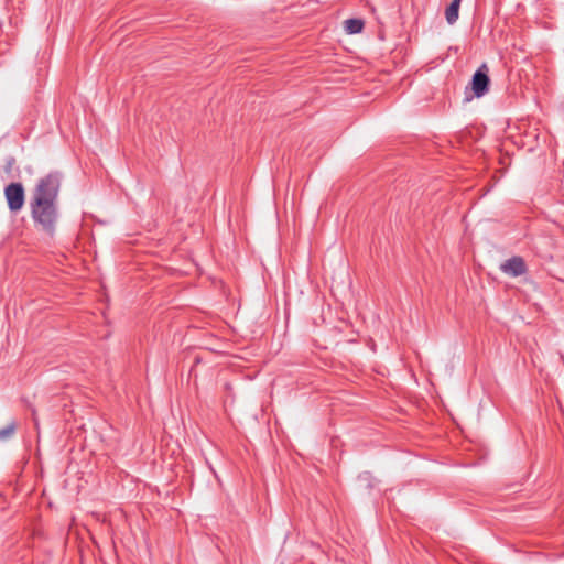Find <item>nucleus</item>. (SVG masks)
I'll use <instances>...</instances> for the list:
<instances>
[{
	"label": "nucleus",
	"instance_id": "nucleus-1",
	"mask_svg": "<svg viewBox=\"0 0 564 564\" xmlns=\"http://www.w3.org/2000/svg\"><path fill=\"white\" fill-rule=\"evenodd\" d=\"M30 212L35 228L52 237L59 219L57 203L30 199Z\"/></svg>",
	"mask_w": 564,
	"mask_h": 564
},
{
	"label": "nucleus",
	"instance_id": "nucleus-2",
	"mask_svg": "<svg viewBox=\"0 0 564 564\" xmlns=\"http://www.w3.org/2000/svg\"><path fill=\"white\" fill-rule=\"evenodd\" d=\"M61 178L58 172H51L41 177L32 192L31 199L57 203Z\"/></svg>",
	"mask_w": 564,
	"mask_h": 564
},
{
	"label": "nucleus",
	"instance_id": "nucleus-3",
	"mask_svg": "<svg viewBox=\"0 0 564 564\" xmlns=\"http://www.w3.org/2000/svg\"><path fill=\"white\" fill-rule=\"evenodd\" d=\"M4 197L11 213L20 212L25 202V192L21 183H10L4 188Z\"/></svg>",
	"mask_w": 564,
	"mask_h": 564
},
{
	"label": "nucleus",
	"instance_id": "nucleus-4",
	"mask_svg": "<svg viewBox=\"0 0 564 564\" xmlns=\"http://www.w3.org/2000/svg\"><path fill=\"white\" fill-rule=\"evenodd\" d=\"M488 74L489 68L487 64H482L473 75L470 85L471 90L477 98L485 96L489 90L490 78Z\"/></svg>",
	"mask_w": 564,
	"mask_h": 564
},
{
	"label": "nucleus",
	"instance_id": "nucleus-5",
	"mask_svg": "<svg viewBox=\"0 0 564 564\" xmlns=\"http://www.w3.org/2000/svg\"><path fill=\"white\" fill-rule=\"evenodd\" d=\"M500 270L512 278L523 275L528 271L524 259L520 256H513L500 264Z\"/></svg>",
	"mask_w": 564,
	"mask_h": 564
},
{
	"label": "nucleus",
	"instance_id": "nucleus-6",
	"mask_svg": "<svg viewBox=\"0 0 564 564\" xmlns=\"http://www.w3.org/2000/svg\"><path fill=\"white\" fill-rule=\"evenodd\" d=\"M462 0H452L445 10V18L448 24H454L458 20L459 7Z\"/></svg>",
	"mask_w": 564,
	"mask_h": 564
},
{
	"label": "nucleus",
	"instance_id": "nucleus-7",
	"mask_svg": "<svg viewBox=\"0 0 564 564\" xmlns=\"http://www.w3.org/2000/svg\"><path fill=\"white\" fill-rule=\"evenodd\" d=\"M364 25H365V23L361 19L352 18V19H347L345 21V30L349 34L360 33L364 29Z\"/></svg>",
	"mask_w": 564,
	"mask_h": 564
},
{
	"label": "nucleus",
	"instance_id": "nucleus-8",
	"mask_svg": "<svg viewBox=\"0 0 564 564\" xmlns=\"http://www.w3.org/2000/svg\"><path fill=\"white\" fill-rule=\"evenodd\" d=\"M17 425L14 422L8 424L7 426L0 429V442L7 441L13 436L15 432Z\"/></svg>",
	"mask_w": 564,
	"mask_h": 564
},
{
	"label": "nucleus",
	"instance_id": "nucleus-9",
	"mask_svg": "<svg viewBox=\"0 0 564 564\" xmlns=\"http://www.w3.org/2000/svg\"><path fill=\"white\" fill-rule=\"evenodd\" d=\"M15 163L17 161L13 156L7 158L3 170L9 177H13L12 170L15 167Z\"/></svg>",
	"mask_w": 564,
	"mask_h": 564
},
{
	"label": "nucleus",
	"instance_id": "nucleus-10",
	"mask_svg": "<svg viewBox=\"0 0 564 564\" xmlns=\"http://www.w3.org/2000/svg\"><path fill=\"white\" fill-rule=\"evenodd\" d=\"M32 419H33V421H34L35 426L37 427V425H39V421H37V417H36V412H35V410H33V411H32Z\"/></svg>",
	"mask_w": 564,
	"mask_h": 564
}]
</instances>
